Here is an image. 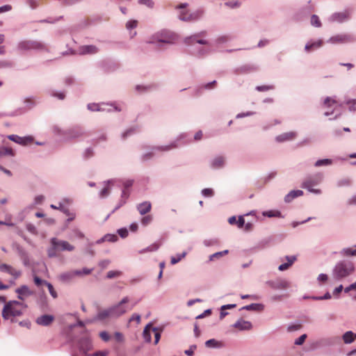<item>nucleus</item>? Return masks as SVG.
I'll return each mask as SVG.
<instances>
[{
    "instance_id": "nucleus-1",
    "label": "nucleus",
    "mask_w": 356,
    "mask_h": 356,
    "mask_svg": "<svg viewBox=\"0 0 356 356\" xmlns=\"http://www.w3.org/2000/svg\"><path fill=\"white\" fill-rule=\"evenodd\" d=\"M129 302V298L124 297L118 305L108 308L99 309L95 316V320L106 323L108 322L113 318H119L125 314L128 310H131L134 307V305L130 308L125 305V304Z\"/></svg>"
},
{
    "instance_id": "nucleus-2",
    "label": "nucleus",
    "mask_w": 356,
    "mask_h": 356,
    "mask_svg": "<svg viewBox=\"0 0 356 356\" xmlns=\"http://www.w3.org/2000/svg\"><path fill=\"white\" fill-rule=\"evenodd\" d=\"M24 309V305L16 300L6 302L3 310L2 317L5 320L10 319L13 317L19 316L22 314Z\"/></svg>"
},
{
    "instance_id": "nucleus-3",
    "label": "nucleus",
    "mask_w": 356,
    "mask_h": 356,
    "mask_svg": "<svg viewBox=\"0 0 356 356\" xmlns=\"http://www.w3.org/2000/svg\"><path fill=\"white\" fill-rule=\"evenodd\" d=\"M354 270L355 267L351 262L340 261L334 266L332 276L335 280L339 281L351 275Z\"/></svg>"
},
{
    "instance_id": "nucleus-4",
    "label": "nucleus",
    "mask_w": 356,
    "mask_h": 356,
    "mask_svg": "<svg viewBox=\"0 0 356 356\" xmlns=\"http://www.w3.org/2000/svg\"><path fill=\"white\" fill-rule=\"evenodd\" d=\"M74 250V247L67 241L52 238L51 239V247L48 249L47 254L49 257H56L58 252L73 251Z\"/></svg>"
},
{
    "instance_id": "nucleus-5",
    "label": "nucleus",
    "mask_w": 356,
    "mask_h": 356,
    "mask_svg": "<svg viewBox=\"0 0 356 356\" xmlns=\"http://www.w3.org/2000/svg\"><path fill=\"white\" fill-rule=\"evenodd\" d=\"M159 42L173 43L177 40V35L168 30H162L155 35Z\"/></svg>"
},
{
    "instance_id": "nucleus-6",
    "label": "nucleus",
    "mask_w": 356,
    "mask_h": 356,
    "mask_svg": "<svg viewBox=\"0 0 356 356\" xmlns=\"http://www.w3.org/2000/svg\"><path fill=\"white\" fill-rule=\"evenodd\" d=\"M187 6V3H181L176 7L177 9L180 10L179 14V19L187 22L197 19L198 18V15L197 13H190L186 10Z\"/></svg>"
},
{
    "instance_id": "nucleus-7",
    "label": "nucleus",
    "mask_w": 356,
    "mask_h": 356,
    "mask_svg": "<svg viewBox=\"0 0 356 356\" xmlns=\"http://www.w3.org/2000/svg\"><path fill=\"white\" fill-rule=\"evenodd\" d=\"M207 35V31H203L198 33L194 34L191 37L186 38L185 39V43L187 44H191L194 42H197L201 44H207L208 41L206 40L201 39L202 37H205Z\"/></svg>"
},
{
    "instance_id": "nucleus-8",
    "label": "nucleus",
    "mask_w": 356,
    "mask_h": 356,
    "mask_svg": "<svg viewBox=\"0 0 356 356\" xmlns=\"http://www.w3.org/2000/svg\"><path fill=\"white\" fill-rule=\"evenodd\" d=\"M353 40V38L351 35L347 34H339L334 36L331 37L328 40V42L332 44H341L349 42Z\"/></svg>"
},
{
    "instance_id": "nucleus-9",
    "label": "nucleus",
    "mask_w": 356,
    "mask_h": 356,
    "mask_svg": "<svg viewBox=\"0 0 356 356\" xmlns=\"http://www.w3.org/2000/svg\"><path fill=\"white\" fill-rule=\"evenodd\" d=\"M9 140L22 145H27L33 143V138L31 136L20 137L17 135H10Z\"/></svg>"
},
{
    "instance_id": "nucleus-10",
    "label": "nucleus",
    "mask_w": 356,
    "mask_h": 356,
    "mask_svg": "<svg viewBox=\"0 0 356 356\" xmlns=\"http://www.w3.org/2000/svg\"><path fill=\"white\" fill-rule=\"evenodd\" d=\"M297 134L295 131H289L286 133H283L279 136H277L275 138L276 141L278 143H283L286 141L293 140L296 138Z\"/></svg>"
},
{
    "instance_id": "nucleus-11",
    "label": "nucleus",
    "mask_w": 356,
    "mask_h": 356,
    "mask_svg": "<svg viewBox=\"0 0 356 356\" xmlns=\"http://www.w3.org/2000/svg\"><path fill=\"white\" fill-rule=\"evenodd\" d=\"M54 321V316L44 314L37 318L36 323L40 325L48 326L51 325Z\"/></svg>"
},
{
    "instance_id": "nucleus-12",
    "label": "nucleus",
    "mask_w": 356,
    "mask_h": 356,
    "mask_svg": "<svg viewBox=\"0 0 356 356\" xmlns=\"http://www.w3.org/2000/svg\"><path fill=\"white\" fill-rule=\"evenodd\" d=\"M323 44V41L322 40H318L314 42H309L306 44L305 47V49L307 52H310L316 49L321 47Z\"/></svg>"
},
{
    "instance_id": "nucleus-13",
    "label": "nucleus",
    "mask_w": 356,
    "mask_h": 356,
    "mask_svg": "<svg viewBox=\"0 0 356 356\" xmlns=\"http://www.w3.org/2000/svg\"><path fill=\"white\" fill-rule=\"evenodd\" d=\"M98 52V48L95 45H84L79 48L80 54H94Z\"/></svg>"
},
{
    "instance_id": "nucleus-14",
    "label": "nucleus",
    "mask_w": 356,
    "mask_h": 356,
    "mask_svg": "<svg viewBox=\"0 0 356 356\" xmlns=\"http://www.w3.org/2000/svg\"><path fill=\"white\" fill-rule=\"evenodd\" d=\"M332 17L333 21L342 22H344L349 19L350 13L348 11L337 13L334 14Z\"/></svg>"
},
{
    "instance_id": "nucleus-15",
    "label": "nucleus",
    "mask_w": 356,
    "mask_h": 356,
    "mask_svg": "<svg viewBox=\"0 0 356 356\" xmlns=\"http://www.w3.org/2000/svg\"><path fill=\"white\" fill-rule=\"evenodd\" d=\"M269 285L275 289H284L288 288L289 284L286 281L279 280L277 282H270Z\"/></svg>"
},
{
    "instance_id": "nucleus-16",
    "label": "nucleus",
    "mask_w": 356,
    "mask_h": 356,
    "mask_svg": "<svg viewBox=\"0 0 356 356\" xmlns=\"http://www.w3.org/2000/svg\"><path fill=\"white\" fill-rule=\"evenodd\" d=\"M151 208H152V205H151V203L149 202H144L140 204L137 207L139 213L141 215H145L147 213L149 212L151 210Z\"/></svg>"
},
{
    "instance_id": "nucleus-17",
    "label": "nucleus",
    "mask_w": 356,
    "mask_h": 356,
    "mask_svg": "<svg viewBox=\"0 0 356 356\" xmlns=\"http://www.w3.org/2000/svg\"><path fill=\"white\" fill-rule=\"evenodd\" d=\"M303 195L302 191L297 190V191H291L289 192L284 197V200L286 202H291L294 198L302 196Z\"/></svg>"
},
{
    "instance_id": "nucleus-18",
    "label": "nucleus",
    "mask_w": 356,
    "mask_h": 356,
    "mask_svg": "<svg viewBox=\"0 0 356 356\" xmlns=\"http://www.w3.org/2000/svg\"><path fill=\"white\" fill-rule=\"evenodd\" d=\"M342 339L345 343H351L356 339V334L352 331H348L343 334Z\"/></svg>"
},
{
    "instance_id": "nucleus-19",
    "label": "nucleus",
    "mask_w": 356,
    "mask_h": 356,
    "mask_svg": "<svg viewBox=\"0 0 356 356\" xmlns=\"http://www.w3.org/2000/svg\"><path fill=\"white\" fill-rule=\"evenodd\" d=\"M286 259L287 260V263L282 264L278 267V269L281 271L288 269L296 260V257L295 256H287L286 257Z\"/></svg>"
},
{
    "instance_id": "nucleus-20",
    "label": "nucleus",
    "mask_w": 356,
    "mask_h": 356,
    "mask_svg": "<svg viewBox=\"0 0 356 356\" xmlns=\"http://www.w3.org/2000/svg\"><path fill=\"white\" fill-rule=\"evenodd\" d=\"M58 278L60 281L64 282H70L74 278L72 271L70 270V271H67V272L61 273L58 276Z\"/></svg>"
},
{
    "instance_id": "nucleus-21",
    "label": "nucleus",
    "mask_w": 356,
    "mask_h": 356,
    "mask_svg": "<svg viewBox=\"0 0 356 356\" xmlns=\"http://www.w3.org/2000/svg\"><path fill=\"white\" fill-rule=\"evenodd\" d=\"M234 326L240 330H250L252 327L251 323L245 321H238Z\"/></svg>"
},
{
    "instance_id": "nucleus-22",
    "label": "nucleus",
    "mask_w": 356,
    "mask_h": 356,
    "mask_svg": "<svg viewBox=\"0 0 356 356\" xmlns=\"http://www.w3.org/2000/svg\"><path fill=\"white\" fill-rule=\"evenodd\" d=\"M225 160L222 156H218L213 159L211 163V166L213 168H218L222 167L224 165Z\"/></svg>"
},
{
    "instance_id": "nucleus-23",
    "label": "nucleus",
    "mask_w": 356,
    "mask_h": 356,
    "mask_svg": "<svg viewBox=\"0 0 356 356\" xmlns=\"http://www.w3.org/2000/svg\"><path fill=\"white\" fill-rule=\"evenodd\" d=\"M90 342L88 339H85L82 341L80 344V351L83 353L86 354V353L90 349Z\"/></svg>"
},
{
    "instance_id": "nucleus-24",
    "label": "nucleus",
    "mask_w": 356,
    "mask_h": 356,
    "mask_svg": "<svg viewBox=\"0 0 356 356\" xmlns=\"http://www.w3.org/2000/svg\"><path fill=\"white\" fill-rule=\"evenodd\" d=\"M16 293H18V298L21 300L23 299L22 296L29 294V289L26 286H22L16 289Z\"/></svg>"
},
{
    "instance_id": "nucleus-25",
    "label": "nucleus",
    "mask_w": 356,
    "mask_h": 356,
    "mask_svg": "<svg viewBox=\"0 0 356 356\" xmlns=\"http://www.w3.org/2000/svg\"><path fill=\"white\" fill-rule=\"evenodd\" d=\"M118 240V236L114 234H106L101 239L97 241V243H102L104 241L115 242Z\"/></svg>"
},
{
    "instance_id": "nucleus-26",
    "label": "nucleus",
    "mask_w": 356,
    "mask_h": 356,
    "mask_svg": "<svg viewBox=\"0 0 356 356\" xmlns=\"http://www.w3.org/2000/svg\"><path fill=\"white\" fill-rule=\"evenodd\" d=\"M152 328V325L150 324L147 325L143 331V338L147 342L151 341V333L150 330Z\"/></svg>"
},
{
    "instance_id": "nucleus-27",
    "label": "nucleus",
    "mask_w": 356,
    "mask_h": 356,
    "mask_svg": "<svg viewBox=\"0 0 356 356\" xmlns=\"http://www.w3.org/2000/svg\"><path fill=\"white\" fill-rule=\"evenodd\" d=\"M92 269H88L86 268H84L82 270H72L73 273L74 277L76 276H82L83 275H89L92 272Z\"/></svg>"
},
{
    "instance_id": "nucleus-28",
    "label": "nucleus",
    "mask_w": 356,
    "mask_h": 356,
    "mask_svg": "<svg viewBox=\"0 0 356 356\" xmlns=\"http://www.w3.org/2000/svg\"><path fill=\"white\" fill-rule=\"evenodd\" d=\"M315 184H316V182H313L311 179H307L303 182L302 187L307 188L309 191L317 192L316 191L312 189V186Z\"/></svg>"
},
{
    "instance_id": "nucleus-29",
    "label": "nucleus",
    "mask_w": 356,
    "mask_h": 356,
    "mask_svg": "<svg viewBox=\"0 0 356 356\" xmlns=\"http://www.w3.org/2000/svg\"><path fill=\"white\" fill-rule=\"evenodd\" d=\"M4 155L14 156L15 153L11 148L1 147H0V157Z\"/></svg>"
},
{
    "instance_id": "nucleus-30",
    "label": "nucleus",
    "mask_w": 356,
    "mask_h": 356,
    "mask_svg": "<svg viewBox=\"0 0 356 356\" xmlns=\"http://www.w3.org/2000/svg\"><path fill=\"white\" fill-rule=\"evenodd\" d=\"M342 253L346 256L356 257V245L353 248H345L342 250Z\"/></svg>"
},
{
    "instance_id": "nucleus-31",
    "label": "nucleus",
    "mask_w": 356,
    "mask_h": 356,
    "mask_svg": "<svg viewBox=\"0 0 356 356\" xmlns=\"http://www.w3.org/2000/svg\"><path fill=\"white\" fill-rule=\"evenodd\" d=\"M337 104V102L331 98V97H326L323 102V106L325 108H332L334 105Z\"/></svg>"
},
{
    "instance_id": "nucleus-32",
    "label": "nucleus",
    "mask_w": 356,
    "mask_h": 356,
    "mask_svg": "<svg viewBox=\"0 0 356 356\" xmlns=\"http://www.w3.org/2000/svg\"><path fill=\"white\" fill-rule=\"evenodd\" d=\"M311 24L312 26H316V27L321 26V22L318 17L316 15H313L311 17Z\"/></svg>"
},
{
    "instance_id": "nucleus-33",
    "label": "nucleus",
    "mask_w": 356,
    "mask_h": 356,
    "mask_svg": "<svg viewBox=\"0 0 356 356\" xmlns=\"http://www.w3.org/2000/svg\"><path fill=\"white\" fill-rule=\"evenodd\" d=\"M122 275V272L119 270H110L107 273L106 277L108 279H113L115 277H120Z\"/></svg>"
},
{
    "instance_id": "nucleus-34",
    "label": "nucleus",
    "mask_w": 356,
    "mask_h": 356,
    "mask_svg": "<svg viewBox=\"0 0 356 356\" xmlns=\"http://www.w3.org/2000/svg\"><path fill=\"white\" fill-rule=\"evenodd\" d=\"M44 284L46 285L48 288V290L50 293V294L51 295V296L54 298H57V293L56 291L54 290V286L51 284L47 282H44Z\"/></svg>"
},
{
    "instance_id": "nucleus-35",
    "label": "nucleus",
    "mask_w": 356,
    "mask_h": 356,
    "mask_svg": "<svg viewBox=\"0 0 356 356\" xmlns=\"http://www.w3.org/2000/svg\"><path fill=\"white\" fill-rule=\"evenodd\" d=\"M8 274L12 275L15 279H17L21 276L22 272L21 270H17L16 268L12 266L11 268L10 269Z\"/></svg>"
},
{
    "instance_id": "nucleus-36",
    "label": "nucleus",
    "mask_w": 356,
    "mask_h": 356,
    "mask_svg": "<svg viewBox=\"0 0 356 356\" xmlns=\"http://www.w3.org/2000/svg\"><path fill=\"white\" fill-rule=\"evenodd\" d=\"M88 108L91 111H101L104 109L101 108V105L98 104H89L88 105Z\"/></svg>"
},
{
    "instance_id": "nucleus-37",
    "label": "nucleus",
    "mask_w": 356,
    "mask_h": 356,
    "mask_svg": "<svg viewBox=\"0 0 356 356\" xmlns=\"http://www.w3.org/2000/svg\"><path fill=\"white\" fill-rule=\"evenodd\" d=\"M273 86L270 85L259 86L256 88V89L259 92H266L268 90H273Z\"/></svg>"
},
{
    "instance_id": "nucleus-38",
    "label": "nucleus",
    "mask_w": 356,
    "mask_h": 356,
    "mask_svg": "<svg viewBox=\"0 0 356 356\" xmlns=\"http://www.w3.org/2000/svg\"><path fill=\"white\" fill-rule=\"evenodd\" d=\"M332 163V161L330 160V159H321V160H318L315 163V165L316 167H319V166H321V165H330Z\"/></svg>"
},
{
    "instance_id": "nucleus-39",
    "label": "nucleus",
    "mask_w": 356,
    "mask_h": 356,
    "mask_svg": "<svg viewBox=\"0 0 356 356\" xmlns=\"http://www.w3.org/2000/svg\"><path fill=\"white\" fill-rule=\"evenodd\" d=\"M227 253H228V250H224L222 252H216L210 256V260H213L216 258H219L220 257L225 255Z\"/></svg>"
},
{
    "instance_id": "nucleus-40",
    "label": "nucleus",
    "mask_w": 356,
    "mask_h": 356,
    "mask_svg": "<svg viewBox=\"0 0 356 356\" xmlns=\"http://www.w3.org/2000/svg\"><path fill=\"white\" fill-rule=\"evenodd\" d=\"M63 212L66 214L67 216H68L67 221H72L75 218V214L74 213H71L69 209H63Z\"/></svg>"
},
{
    "instance_id": "nucleus-41",
    "label": "nucleus",
    "mask_w": 356,
    "mask_h": 356,
    "mask_svg": "<svg viewBox=\"0 0 356 356\" xmlns=\"http://www.w3.org/2000/svg\"><path fill=\"white\" fill-rule=\"evenodd\" d=\"M82 135H83V131H81V129L79 128H76L72 131L71 137L72 138H78V137L81 136Z\"/></svg>"
},
{
    "instance_id": "nucleus-42",
    "label": "nucleus",
    "mask_w": 356,
    "mask_h": 356,
    "mask_svg": "<svg viewBox=\"0 0 356 356\" xmlns=\"http://www.w3.org/2000/svg\"><path fill=\"white\" fill-rule=\"evenodd\" d=\"M218 344V341H217L214 339H209V340L207 341L205 343L206 346L209 347V348L216 347Z\"/></svg>"
},
{
    "instance_id": "nucleus-43",
    "label": "nucleus",
    "mask_w": 356,
    "mask_h": 356,
    "mask_svg": "<svg viewBox=\"0 0 356 356\" xmlns=\"http://www.w3.org/2000/svg\"><path fill=\"white\" fill-rule=\"evenodd\" d=\"M185 256H186V252H183L182 254L177 255V257H172L170 262L172 264H175L178 263Z\"/></svg>"
},
{
    "instance_id": "nucleus-44",
    "label": "nucleus",
    "mask_w": 356,
    "mask_h": 356,
    "mask_svg": "<svg viewBox=\"0 0 356 356\" xmlns=\"http://www.w3.org/2000/svg\"><path fill=\"white\" fill-rule=\"evenodd\" d=\"M138 3L145 5L148 8H153L154 4L152 0H138Z\"/></svg>"
},
{
    "instance_id": "nucleus-45",
    "label": "nucleus",
    "mask_w": 356,
    "mask_h": 356,
    "mask_svg": "<svg viewBox=\"0 0 356 356\" xmlns=\"http://www.w3.org/2000/svg\"><path fill=\"white\" fill-rule=\"evenodd\" d=\"M110 190H111V188H110V187H109V186H108V184L106 186H105V187H104V188L101 191V192H100V196H101L102 197H105L108 196V194H109V193H110Z\"/></svg>"
},
{
    "instance_id": "nucleus-46",
    "label": "nucleus",
    "mask_w": 356,
    "mask_h": 356,
    "mask_svg": "<svg viewBox=\"0 0 356 356\" xmlns=\"http://www.w3.org/2000/svg\"><path fill=\"white\" fill-rule=\"evenodd\" d=\"M152 331L154 333V343L157 344L159 341V339L161 338V333L159 332L157 328L153 327Z\"/></svg>"
},
{
    "instance_id": "nucleus-47",
    "label": "nucleus",
    "mask_w": 356,
    "mask_h": 356,
    "mask_svg": "<svg viewBox=\"0 0 356 356\" xmlns=\"http://www.w3.org/2000/svg\"><path fill=\"white\" fill-rule=\"evenodd\" d=\"M307 339V334H302L299 338H298L296 341H295V344L296 345H302L305 339Z\"/></svg>"
},
{
    "instance_id": "nucleus-48",
    "label": "nucleus",
    "mask_w": 356,
    "mask_h": 356,
    "mask_svg": "<svg viewBox=\"0 0 356 356\" xmlns=\"http://www.w3.org/2000/svg\"><path fill=\"white\" fill-rule=\"evenodd\" d=\"M138 22L136 20H130L127 22L126 27L127 29H131L137 26Z\"/></svg>"
},
{
    "instance_id": "nucleus-49",
    "label": "nucleus",
    "mask_w": 356,
    "mask_h": 356,
    "mask_svg": "<svg viewBox=\"0 0 356 356\" xmlns=\"http://www.w3.org/2000/svg\"><path fill=\"white\" fill-rule=\"evenodd\" d=\"M202 193L205 197H211L213 195V191L211 188H204L202 190Z\"/></svg>"
},
{
    "instance_id": "nucleus-50",
    "label": "nucleus",
    "mask_w": 356,
    "mask_h": 356,
    "mask_svg": "<svg viewBox=\"0 0 356 356\" xmlns=\"http://www.w3.org/2000/svg\"><path fill=\"white\" fill-rule=\"evenodd\" d=\"M99 337H101V339L104 341H108L110 340L111 339V337L110 335L108 334V332H105V331H103V332H101L99 333Z\"/></svg>"
},
{
    "instance_id": "nucleus-51",
    "label": "nucleus",
    "mask_w": 356,
    "mask_h": 356,
    "mask_svg": "<svg viewBox=\"0 0 356 356\" xmlns=\"http://www.w3.org/2000/svg\"><path fill=\"white\" fill-rule=\"evenodd\" d=\"M11 266L3 264L0 265V271L1 272H6L7 273H9L10 269L11 268Z\"/></svg>"
},
{
    "instance_id": "nucleus-52",
    "label": "nucleus",
    "mask_w": 356,
    "mask_h": 356,
    "mask_svg": "<svg viewBox=\"0 0 356 356\" xmlns=\"http://www.w3.org/2000/svg\"><path fill=\"white\" fill-rule=\"evenodd\" d=\"M152 218L151 216H147L142 218L141 222L143 225H147L151 222Z\"/></svg>"
},
{
    "instance_id": "nucleus-53",
    "label": "nucleus",
    "mask_w": 356,
    "mask_h": 356,
    "mask_svg": "<svg viewBox=\"0 0 356 356\" xmlns=\"http://www.w3.org/2000/svg\"><path fill=\"white\" fill-rule=\"evenodd\" d=\"M259 307L258 304H251L250 305L245 306L242 308V309L245 310H256Z\"/></svg>"
},
{
    "instance_id": "nucleus-54",
    "label": "nucleus",
    "mask_w": 356,
    "mask_h": 356,
    "mask_svg": "<svg viewBox=\"0 0 356 356\" xmlns=\"http://www.w3.org/2000/svg\"><path fill=\"white\" fill-rule=\"evenodd\" d=\"M114 338L118 342H122L124 340L123 334L121 332H115Z\"/></svg>"
},
{
    "instance_id": "nucleus-55",
    "label": "nucleus",
    "mask_w": 356,
    "mask_h": 356,
    "mask_svg": "<svg viewBox=\"0 0 356 356\" xmlns=\"http://www.w3.org/2000/svg\"><path fill=\"white\" fill-rule=\"evenodd\" d=\"M136 321L138 324L140 322V316L139 314H134L129 319V322Z\"/></svg>"
},
{
    "instance_id": "nucleus-56",
    "label": "nucleus",
    "mask_w": 356,
    "mask_h": 356,
    "mask_svg": "<svg viewBox=\"0 0 356 356\" xmlns=\"http://www.w3.org/2000/svg\"><path fill=\"white\" fill-rule=\"evenodd\" d=\"M118 232L119 235L122 238H125L128 235V231L126 228L120 229H118Z\"/></svg>"
},
{
    "instance_id": "nucleus-57",
    "label": "nucleus",
    "mask_w": 356,
    "mask_h": 356,
    "mask_svg": "<svg viewBox=\"0 0 356 356\" xmlns=\"http://www.w3.org/2000/svg\"><path fill=\"white\" fill-rule=\"evenodd\" d=\"M328 280V276L326 274H320L318 277L319 282H325Z\"/></svg>"
},
{
    "instance_id": "nucleus-58",
    "label": "nucleus",
    "mask_w": 356,
    "mask_h": 356,
    "mask_svg": "<svg viewBox=\"0 0 356 356\" xmlns=\"http://www.w3.org/2000/svg\"><path fill=\"white\" fill-rule=\"evenodd\" d=\"M301 327H302V325L300 324L292 325L289 326L288 331L292 332V331L298 330H300Z\"/></svg>"
},
{
    "instance_id": "nucleus-59",
    "label": "nucleus",
    "mask_w": 356,
    "mask_h": 356,
    "mask_svg": "<svg viewBox=\"0 0 356 356\" xmlns=\"http://www.w3.org/2000/svg\"><path fill=\"white\" fill-rule=\"evenodd\" d=\"M134 132H135L134 129H128L122 134V137L123 139H125L128 136H130L131 134H134Z\"/></svg>"
},
{
    "instance_id": "nucleus-60",
    "label": "nucleus",
    "mask_w": 356,
    "mask_h": 356,
    "mask_svg": "<svg viewBox=\"0 0 356 356\" xmlns=\"http://www.w3.org/2000/svg\"><path fill=\"white\" fill-rule=\"evenodd\" d=\"M265 215H266L268 217L280 216V212L270 211H267Z\"/></svg>"
},
{
    "instance_id": "nucleus-61",
    "label": "nucleus",
    "mask_w": 356,
    "mask_h": 356,
    "mask_svg": "<svg viewBox=\"0 0 356 356\" xmlns=\"http://www.w3.org/2000/svg\"><path fill=\"white\" fill-rule=\"evenodd\" d=\"M44 282H46L45 280H41L38 276L34 277V282L37 286H40L41 284H44Z\"/></svg>"
},
{
    "instance_id": "nucleus-62",
    "label": "nucleus",
    "mask_w": 356,
    "mask_h": 356,
    "mask_svg": "<svg viewBox=\"0 0 356 356\" xmlns=\"http://www.w3.org/2000/svg\"><path fill=\"white\" fill-rule=\"evenodd\" d=\"M196 348L195 346H191L188 350H185V354L188 356H192L194 353V350Z\"/></svg>"
},
{
    "instance_id": "nucleus-63",
    "label": "nucleus",
    "mask_w": 356,
    "mask_h": 356,
    "mask_svg": "<svg viewBox=\"0 0 356 356\" xmlns=\"http://www.w3.org/2000/svg\"><path fill=\"white\" fill-rule=\"evenodd\" d=\"M153 156H154V153L153 152L146 153L144 155H143L142 159H143V161H147V160L150 159L151 158H152Z\"/></svg>"
},
{
    "instance_id": "nucleus-64",
    "label": "nucleus",
    "mask_w": 356,
    "mask_h": 356,
    "mask_svg": "<svg viewBox=\"0 0 356 356\" xmlns=\"http://www.w3.org/2000/svg\"><path fill=\"white\" fill-rule=\"evenodd\" d=\"M347 204L348 205H356V195L348 199Z\"/></svg>"
}]
</instances>
